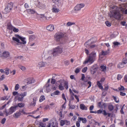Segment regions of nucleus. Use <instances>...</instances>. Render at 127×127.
I'll return each mask as SVG.
<instances>
[{"label":"nucleus","mask_w":127,"mask_h":127,"mask_svg":"<svg viewBox=\"0 0 127 127\" xmlns=\"http://www.w3.org/2000/svg\"><path fill=\"white\" fill-rule=\"evenodd\" d=\"M54 104L53 103H52L50 104L49 106H50V108H52L55 107Z\"/></svg>","instance_id":"nucleus-43"},{"label":"nucleus","mask_w":127,"mask_h":127,"mask_svg":"<svg viewBox=\"0 0 127 127\" xmlns=\"http://www.w3.org/2000/svg\"><path fill=\"white\" fill-rule=\"evenodd\" d=\"M27 93L26 92H24L23 93L21 94H18V96H21L23 98L27 95Z\"/></svg>","instance_id":"nucleus-31"},{"label":"nucleus","mask_w":127,"mask_h":127,"mask_svg":"<svg viewBox=\"0 0 127 127\" xmlns=\"http://www.w3.org/2000/svg\"><path fill=\"white\" fill-rule=\"evenodd\" d=\"M74 96L75 98L77 99V102H79V99L78 98V96L75 95H74Z\"/></svg>","instance_id":"nucleus-63"},{"label":"nucleus","mask_w":127,"mask_h":127,"mask_svg":"<svg viewBox=\"0 0 127 127\" xmlns=\"http://www.w3.org/2000/svg\"><path fill=\"white\" fill-rule=\"evenodd\" d=\"M65 35L63 33H59L56 34L55 36V39L57 41H59L61 38L64 37Z\"/></svg>","instance_id":"nucleus-4"},{"label":"nucleus","mask_w":127,"mask_h":127,"mask_svg":"<svg viewBox=\"0 0 127 127\" xmlns=\"http://www.w3.org/2000/svg\"><path fill=\"white\" fill-rule=\"evenodd\" d=\"M6 119L5 118H3L1 121V123L2 124H4L5 122V121H6Z\"/></svg>","instance_id":"nucleus-62"},{"label":"nucleus","mask_w":127,"mask_h":127,"mask_svg":"<svg viewBox=\"0 0 127 127\" xmlns=\"http://www.w3.org/2000/svg\"><path fill=\"white\" fill-rule=\"evenodd\" d=\"M60 94V92L57 90L52 93L51 94V95L54 97H56V95H59Z\"/></svg>","instance_id":"nucleus-14"},{"label":"nucleus","mask_w":127,"mask_h":127,"mask_svg":"<svg viewBox=\"0 0 127 127\" xmlns=\"http://www.w3.org/2000/svg\"><path fill=\"white\" fill-rule=\"evenodd\" d=\"M47 30L48 31H52L54 29V27L53 25H50L46 27Z\"/></svg>","instance_id":"nucleus-15"},{"label":"nucleus","mask_w":127,"mask_h":127,"mask_svg":"<svg viewBox=\"0 0 127 127\" xmlns=\"http://www.w3.org/2000/svg\"><path fill=\"white\" fill-rule=\"evenodd\" d=\"M57 84L59 85V89L61 90H63L64 89V83L63 80H60L57 82Z\"/></svg>","instance_id":"nucleus-6"},{"label":"nucleus","mask_w":127,"mask_h":127,"mask_svg":"<svg viewBox=\"0 0 127 127\" xmlns=\"http://www.w3.org/2000/svg\"><path fill=\"white\" fill-rule=\"evenodd\" d=\"M44 109L46 110L48 109H50V106H49V105H46Z\"/></svg>","instance_id":"nucleus-64"},{"label":"nucleus","mask_w":127,"mask_h":127,"mask_svg":"<svg viewBox=\"0 0 127 127\" xmlns=\"http://www.w3.org/2000/svg\"><path fill=\"white\" fill-rule=\"evenodd\" d=\"M56 82V81L55 79L53 78H52L51 79V83L52 84H54L55 83V82Z\"/></svg>","instance_id":"nucleus-61"},{"label":"nucleus","mask_w":127,"mask_h":127,"mask_svg":"<svg viewBox=\"0 0 127 127\" xmlns=\"http://www.w3.org/2000/svg\"><path fill=\"white\" fill-rule=\"evenodd\" d=\"M118 89L120 91L123 90L125 89L124 87L122 86H121V87H119Z\"/></svg>","instance_id":"nucleus-49"},{"label":"nucleus","mask_w":127,"mask_h":127,"mask_svg":"<svg viewBox=\"0 0 127 127\" xmlns=\"http://www.w3.org/2000/svg\"><path fill=\"white\" fill-rule=\"evenodd\" d=\"M20 38V36L19 35H15L14 36L12 37V39L13 40L17 43L16 44L18 45L20 44V41L19 40Z\"/></svg>","instance_id":"nucleus-8"},{"label":"nucleus","mask_w":127,"mask_h":127,"mask_svg":"<svg viewBox=\"0 0 127 127\" xmlns=\"http://www.w3.org/2000/svg\"><path fill=\"white\" fill-rule=\"evenodd\" d=\"M63 52V48L60 47H57L53 49V51H50L45 56V58L48 60L50 59L53 56H56L58 54H61Z\"/></svg>","instance_id":"nucleus-2"},{"label":"nucleus","mask_w":127,"mask_h":127,"mask_svg":"<svg viewBox=\"0 0 127 127\" xmlns=\"http://www.w3.org/2000/svg\"><path fill=\"white\" fill-rule=\"evenodd\" d=\"M84 6L83 4H81L77 5L74 8V10L75 11H77L80 10L81 8Z\"/></svg>","instance_id":"nucleus-11"},{"label":"nucleus","mask_w":127,"mask_h":127,"mask_svg":"<svg viewBox=\"0 0 127 127\" xmlns=\"http://www.w3.org/2000/svg\"><path fill=\"white\" fill-rule=\"evenodd\" d=\"M87 69V67H85L82 69V71L83 73H85L86 72Z\"/></svg>","instance_id":"nucleus-44"},{"label":"nucleus","mask_w":127,"mask_h":127,"mask_svg":"<svg viewBox=\"0 0 127 127\" xmlns=\"http://www.w3.org/2000/svg\"><path fill=\"white\" fill-rule=\"evenodd\" d=\"M45 99V96L43 95H41L39 98V101L41 102Z\"/></svg>","instance_id":"nucleus-32"},{"label":"nucleus","mask_w":127,"mask_h":127,"mask_svg":"<svg viewBox=\"0 0 127 127\" xmlns=\"http://www.w3.org/2000/svg\"><path fill=\"white\" fill-rule=\"evenodd\" d=\"M44 126V124L42 123H40L39 124V127H43Z\"/></svg>","instance_id":"nucleus-60"},{"label":"nucleus","mask_w":127,"mask_h":127,"mask_svg":"<svg viewBox=\"0 0 127 127\" xmlns=\"http://www.w3.org/2000/svg\"><path fill=\"white\" fill-rule=\"evenodd\" d=\"M36 103V102L33 101L31 102V105L32 106H34L35 105Z\"/></svg>","instance_id":"nucleus-58"},{"label":"nucleus","mask_w":127,"mask_h":127,"mask_svg":"<svg viewBox=\"0 0 127 127\" xmlns=\"http://www.w3.org/2000/svg\"><path fill=\"white\" fill-rule=\"evenodd\" d=\"M20 39L21 40V41H20V44H25L26 43V41L25 40V38H22L20 36Z\"/></svg>","instance_id":"nucleus-23"},{"label":"nucleus","mask_w":127,"mask_h":127,"mask_svg":"<svg viewBox=\"0 0 127 127\" xmlns=\"http://www.w3.org/2000/svg\"><path fill=\"white\" fill-rule=\"evenodd\" d=\"M64 124L66 125H69L70 124V122L69 121L65 120Z\"/></svg>","instance_id":"nucleus-52"},{"label":"nucleus","mask_w":127,"mask_h":127,"mask_svg":"<svg viewBox=\"0 0 127 127\" xmlns=\"http://www.w3.org/2000/svg\"><path fill=\"white\" fill-rule=\"evenodd\" d=\"M51 10L53 12L55 13H57L60 11L59 9L55 7H53L52 9Z\"/></svg>","instance_id":"nucleus-20"},{"label":"nucleus","mask_w":127,"mask_h":127,"mask_svg":"<svg viewBox=\"0 0 127 127\" xmlns=\"http://www.w3.org/2000/svg\"><path fill=\"white\" fill-rule=\"evenodd\" d=\"M102 113L105 116H106L107 115V113H106V111L105 110H103L102 111Z\"/></svg>","instance_id":"nucleus-57"},{"label":"nucleus","mask_w":127,"mask_h":127,"mask_svg":"<svg viewBox=\"0 0 127 127\" xmlns=\"http://www.w3.org/2000/svg\"><path fill=\"white\" fill-rule=\"evenodd\" d=\"M10 97V96L9 95L5 96L0 97V100H7Z\"/></svg>","instance_id":"nucleus-18"},{"label":"nucleus","mask_w":127,"mask_h":127,"mask_svg":"<svg viewBox=\"0 0 127 127\" xmlns=\"http://www.w3.org/2000/svg\"><path fill=\"white\" fill-rule=\"evenodd\" d=\"M122 62L124 64H126L127 63V60L126 58L125 59H124Z\"/></svg>","instance_id":"nucleus-51"},{"label":"nucleus","mask_w":127,"mask_h":127,"mask_svg":"<svg viewBox=\"0 0 127 127\" xmlns=\"http://www.w3.org/2000/svg\"><path fill=\"white\" fill-rule=\"evenodd\" d=\"M62 97L63 99L65 101V102H66V99L65 97V95L64 94H62Z\"/></svg>","instance_id":"nucleus-53"},{"label":"nucleus","mask_w":127,"mask_h":127,"mask_svg":"<svg viewBox=\"0 0 127 127\" xmlns=\"http://www.w3.org/2000/svg\"><path fill=\"white\" fill-rule=\"evenodd\" d=\"M113 98L115 101L117 103H118L119 102V100L118 98H117L116 97L113 96Z\"/></svg>","instance_id":"nucleus-41"},{"label":"nucleus","mask_w":127,"mask_h":127,"mask_svg":"<svg viewBox=\"0 0 127 127\" xmlns=\"http://www.w3.org/2000/svg\"><path fill=\"white\" fill-rule=\"evenodd\" d=\"M94 54H95V58L96 56V53L95 52H92L90 54L89 56H91V57H92L93 56V55H94Z\"/></svg>","instance_id":"nucleus-37"},{"label":"nucleus","mask_w":127,"mask_h":127,"mask_svg":"<svg viewBox=\"0 0 127 127\" xmlns=\"http://www.w3.org/2000/svg\"><path fill=\"white\" fill-rule=\"evenodd\" d=\"M54 124V123L52 121V120L50 121L48 124L47 126V127H51V126H53Z\"/></svg>","instance_id":"nucleus-26"},{"label":"nucleus","mask_w":127,"mask_h":127,"mask_svg":"<svg viewBox=\"0 0 127 127\" xmlns=\"http://www.w3.org/2000/svg\"><path fill=\"white\" fill-rule=\"evenodd\" d=\"M19 67L23 71H25L26 70V68L23 66H20Z\"/></svg>","instance_id":"nucleus-55"},{"label":"nucleus","mask_w":127,"mask_h":127,"mask_svg":"<svg viewBox=\"0 0 127 127\" xmlns=\"http://www.w3.org/2000/svg\"><path fill=\"white\" fill-rule=\"evenodd\" d=\"M109 50H108L107 51H102L101 52V54L102 55H105L108 54L109 53Z\"/></svg>","instance_id":"nucleus-29"},{"label":"nucleus","mask_w":127,"mask_h":127,"mask_svg":"<svg viewBox=\"0 0 127 127\" xmlns=\"http://www.w3.org/2000/svg\"><path fill=\"white\" fill-rule=\"evenodd\" d=\"M42 18L45 19H46L47 20H49V19L51 18V16L46 17H45L44 15H43Z\"/></svg>","instance_id":"nucleus-56"},{"label":"nucleus","mask_w":127,"mask_h":127,"mask_svg":"<svg viewBox=\"0 0 127 127\" xmlns=\"http://www.w3.org/2000/svg\"><path fill=\"white\" fill-rule=\"evenodd\" d=\"M122 77V76L121 75L118 74V75L117 79L118 80H120Z\"/></svg>","instance_id":"nucleus-50"},{"label":"nucleus","mask_w":127,"mask_h":127,"mask_svg":"<svg viewBox=\"0 0 127 127\" xmlns=\"http://www.w3.org/2000/svg\"><path fill=\"white\" fill-rule=\"evenodd\" d=\"M80 108L82 110H87V107L84 105V104H81L80 105Z\"/></svg>","instance_id":"nucleus-25"},{"label":"nucleus","mask_w":127,"mask_h":127,"mask_svg":"<svg viewBox=\"0 0 127 127\" xmlns=\"http://www.w3.org/2000/svg\"><path fill=\"white\" fill-rule=\"evenodd\" d=\"M36 5L37 7L41 9H43L45 8V5L43 3L39 1L37 2V3L36 4Z\"/></svg>","instance_id":"nucleus-9"},{"label":"nucleus","mask_w":127,"mask_h":127,"mask_svg":"<svg viewBox=\"0 0 127 127\" xmlns=\"http://www.w3.org/2000/svg\"><path fill=\"white\" fill-rule=\"evenodd\" d=\"M46 64V63L41 61L39 62L37 66L39 68H40L42 67H45Z\"/></svg>","instance_id":"nucleus-13"},{"label":"nucleus","mask_w":127,"mask_h":127,"mask_svg":"<svg viewBox=\"0 0 127 127\" xmlns=\"http://www.w3.org/2000/svg\"><path fill=\"white\" fill-rule=\"evenodd\" d=\"M108 109L109 111H112L114 108V107L113 105H109L108 106Z\"/></svg>","instance_id":"nucleus-34"},{"label":"nucleus","mask_w":127,"mask_h":127,"mask_svg":"<svg viewBox=\"0 0 127 127\" xmlns=\"http://www.w3.org/2000/svg\"><path fill=\"white\" fill-rule=\"evenodd\" d=\"M103 110V109H99V110H98L97 112L91 111H90V112L91 113H97L98 114H100L101 113H102V111Z\"/></svg>","instance_id":"nucleus-24"},{"label":"nucleus","mask_w":127,"mask_h":127,"mask_svg":"<svg viewBox=\"0 0 127 127\" xmlns=\"http://www.w3.org/2000/svg\"><path fill=\"white\" fill-rule=\"evenodd\" d=\"M27 13L29 14H34L36 13V11L33 9H29L27 10Z\"/></svg>","instance_id":"nucleus-19"},{"label":"nucleus","mask_w":127,"mask_h":127,"mask_svg":"<svg viewBox=\"0 0 127 127\" xmlns=\"http://www.w3.org/2000/svg\"><path fill=\"white\" fill-rule=\"evenodd\" d=\"M97 84L100 89L101 90L103 89V87L101 85V83L99 81H98L97 83Z\"/></svg>","instance_id":"nucleus-28"},{"label":"nucleus","mask_w":127,"mask_h":127,"mask_svg":"<svg viewBox=\"0 0 127 127\" xmlns=\"http://www.w3.org/2000/svg\"><path fill=\"white\" fill-rule=\"evenodd\" d=\"M12 30L14 32H17L19 31V29L13 27Z\"/></svg>","instance_id":"nucleus-40"},{"label":"nucleus","mask_w":127,"mask_h":127,"mask_svg":"<svg viewBox=\"0 0 127 127\" xmlns=\"http://www.w3.org/2000/svg\"><path fill=\"white\" fill-rule=\"evenodd\" d=\"M60 123L61 126H63L64 125H65V120H61Z\"/></svg>","instance_id":"nucleus-45"},{"label":"nucleus","mask_w":127,"mask_h":127,"mask_svg":"<svg viewBox=\"0 0 127 127\" xmlns=\"http://www.w3.org/2000/svg\"><path fill=\"white\" fill-rule=\"evenodd\" d=\"M80 69L78 68H77L75 70V72L76 73H78L80 71Z\"/></svg>","instance_id":"nucleus-54"},{"label":"nucleus","mask_w":127,"mask_h":127,"mask_svg":"<svg viewBox=\"0 0 127 127\" xmlns=\"http://www.w3.org/2000/svg\"><path fill=\"white\" fill-rule=\"evenodd\" d=\"M20 87L19 85L18 84H17L15 85V90L16 91L17 90L19 89V88Z\"/></svg>","instance_id":"nucleus-39"},{"label":"nucleus","mask_w":127,"mask_h":127,"mask_svg":"<svg viewBox=\"0 0 127 127\" xmlns=\"http://www.w3.org/2000/svg\"><path fill=\"white\" fill-rule=\"evenodd\" d=\"M122 63H120L118 65V67L119 68H122L124 67V65Z\"/></svg>","instance_id":"nucleus-36"},{"label":"nucleus","mask_w":127,"mask_h":127,"mask_svg":"<svg viewBox=\"0 0 127 127\" xmlns=\"http://www.w3.org/2000/svg\"><path fill=\"white\" fill-rule=\"evenodd\" d=\"M24 106V104L23 103H19L18 104V106L19 107H23Z\"/></svg>","instance_id":"nucleus-42"},{"label":"nucleus","mask_w":127,"mask_h":127,"mask_svg":"<svg viewBox=\"0 0 127 127\" xmlns=\"http://www.w3.org/2000/svg\"><path fill=\"white\" fill-rule=\"evenodd\" d=\"M113 43L115 46H117L120 44V43L117 42H114Z\"/></svg>","instance_id":"nucleus-48"},{"label":"nucleus","mask_w":127,"mask_h":127,"mask_svg":"<svg viewBox=\"0 0 127 127\" xmlns=\"http://www.w3.org/2000/svg\"><path fill=\"white\" fill-rule=\"evenodd\" d=\"M97 65L96 64H94L91 67L90 71L92 74H94L95 73L96 71Z\"/></svg>","instance_id":"nucleus-10"},{"label":"nucleus","mask_w":127,"mask_h":127,"mask_svg":"<svg viewBox=\"0 0 127 127\" xmlns=\"http://www.w3.org/2000/svg\"><path fill=\"white\" fill-rule=\"evenodd\" d=\"M2 56L4 58H9L10 57V53L7 51H5L2 53Z\"/></svg>","instance_id":"nucleus-12"},{"label":"nucleus","mask_w":127,"mask_h":127,"mask_svg":"<svg viewBox=\"0 0 127 127\" xmlns=\"http://www.w3.org/2000/svg\"><path fill=\"white\" fill-rule=\"evenodd\" d=\"M69 92L70 93V94L71 95V100H73L74 99V98L73 97V96L74 95V93L72 92V90L71 89H70L69 90Z\"/></svg>","instance_id":"nucleus-27"},{"label":"nucleus","mask_w":127,"mask_h":127,"mask_svg":"<svg viewBox=\"0 0 127 127\" xmlns=\"http://www.w3.org/2000/svg\"><path fill=\"white\" fill-rule=\"evenodd\" d=\"M13 27L9 24L7 25V28L8 29L12 30Z\"/></svg>","instance_id":"nucleus-33"},{"label":"nucleus","mask_w":127,"mask_h":127,"mask_svg":"<svg viewBox=\"0 0 127 127\" xmlns=\"http://www.w3.org/2000/svg\"><path fill=\"white\" fill-rule=\"evenodd\" d=\"M105 24L108 27H110L111 25V23L108 21L105 22Z\"/></svg>","instance_id":"nucleus-47"},{"label":"nucleus","mask_w":127,"mask_h":127,"mask_svg":"<svg viewBox=\"0 0 127 127\" xmlns=\"http://www.w3.org/2000/svg\"><path fill=\"white\" fill-rule=\"evenodd\" d=\"M95 54H94L92 57H91V56H89L83 62V64H85L87 63H89L90 64H92L95 61Z\"/></svg>","instance_id":"nucleus-3"},{"label":"nucleus","mask_w":127,"mask_h":127,"mask_svg":"<svg viewBox=\"0 0 127 127\" xmlns=\"http://www.w3.org/2000/svg\"><path fill=\"white\" fill-rule=\"evenodd\" d=\"M110 12L109 13V15L110 17H114L116 19H120L122 14L120 11L123 13L127 14V3H123L118 7L114 5L110 6Z\"/></svg>","instance_id":"nucleus-1"},{"label":"nucleus","mask_w":127,"mask_h":127,"mask_svg":"<svg viewBox=\"0 0 127 127\" xmlns=\"http://www.w3.org/2000/svg\"><path fill=\"white\" fill-rule=\"evenodd\" d=\"M74 24L75 23H74L68 22L66 26L67 27H68L72 25H74Z\"/></svg>","instance_id":"nucleus-38"},{"label":"nucleus","mask_w":127,"mask_h":127,"mask_svg":"<svg viewBox=\"0 0 127 127\" xmlns=\"http://www.w3.org/2000/svg\"><path fill=\"white\" fill-rule=\"evenodd\" d=\"M88 42V41H87L85 43V45L87 47H88L90 46V47L92 48H94L96 46V45H92L90 44L89 45Z\"/></svg>","instance_id":"nucleus-16"},{"label":"nucleus","mask_w":127,"mask_h":127,"mask_svg":"<svg viewBox=\"0 0 127 127\" xmlns=\"http://www.w3.org/2000/svg\"><path fill=\"white\" fill-rule=\"evenodd\" d=\"M100 68L102 71H105L106 70V67L104 65H101L100 66Z\"/></svg>","instance_id":"nucleus-30"},{"label":"nucleus","mask_w":127,"mask_h":127,"mask_svg":"<svg viewBox=\"0 0 127 127\" xmlns=\"http://www.w3.org/2000/svg\"><path fill=\"white\" fill-rule=\"evenodd\" d=\"M78 121L76 122V125L77 127H79L80 126V122Z\"/></svg>","instance_id":"nucleus-59"},{"label":"nucleus","mask_w":127,"mask_h":127,"mask_svg":"<svg viewBox=\"0 0 127 127\" xmlns=\"http://www.w3.org/2000/svg\"><path fill=\"white\" fill-rule=\"evenodd\" d=\"M13 6L10 3L8 4L7 6L6 7L3 11V12L5 14H6L9 12L12 8Z\"/></svg>","instance_id":"nucleus-7"},{"label":"nucleus","mask_w":127,"mask_h":127,"mask_svg":"<svg viewBox=\"0 0 127 127\" xmlns=\"http://www.w3.org/2000/svg\"><path fill=\"white\" fill-rule=\"evenodd\" d=\"M78 120L79 122H80L81 121H82V123H86L87 121L86 118H82L80 117H79L78 118Z\"/></svg>","instance_id":"nucleus-17"},{"label":"nucleus","mask_w":127,"mask_h":127,"mask_svg":"<svg viewBox=\"0 0 127 127\" xmlns=\"http://www.w3.org/2000/svg\"><path fill=\"white\" fill-rule=\"evenodd\" d=\"M18 107L17 106H12L9 109V112L6 111V115L7 116L9 115L12 114L13 112L15 111L16 110V109Z\"/></svg>","instance_id":"nucleus-5"},{"label":"nucleus","mask_w":127,"mask_h":127,"mask_svg":"<svg viewBox=\"0 0 127 127\" xmlns=\"http://www.w3.org/2000/svg\"><path fill=\"white\" fill-rule=\"evenodd\" d=\"M4 73L6 75H8L9 74V69L8 68H6L5 69L4 71Z\"/></svg>","instance_id":"nucleus-35"},{"label":"nucleus","mask_w":127,"mask_h":127,"mask_svg":"<svg viewBox=\"0 0 127 127\" xmlns=\"http://www.w3.org/2000/svg\"><path fill=\"white\" fill-rule=\"evenodd\" d=\"M27 84H29L34 83L35 80L34 79H27Z\"/></svg>","instance_id":"nucleus-22"},{"label":"nucleus","mask_w":127,"mask_h":127,"mask_svg":"<svg viewBox=\"0 0 127 127\" xmlns=\"http://www.w3.org/2000/svg\"><path fill=\"white\" fill-rule=\"evenodd\" d=\"M21 114L19 112H16L14 113L13 115V117L14 118H19Z\"/></svg>","instance_id":"nucleus-21"},{"label":"nucleus","mask_w":127,"mask_h":127,"mask_svg":"<svg viewBox=\"0 0 127 127\" xmlns=\"http://www.w3.org/2000/svg\"><path fill=\"white\" fill-rule=\"evenodd\" d=\"M85 78V76L84 74H82V77L81 78V80H82L84 81V82H86L85 80L84 79Z\"/></svg>","instance_id":"nucleus-46"}]
</instances>
